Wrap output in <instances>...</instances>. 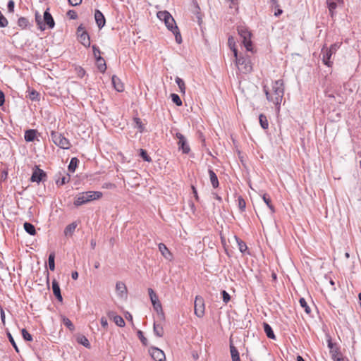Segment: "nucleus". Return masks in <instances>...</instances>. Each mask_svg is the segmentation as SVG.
<instances>
[{
	"mask_svg": "<svg viewBox=\"0 0 361 361\" xmlns=\"http://www.w3.org/2000/svg\"><path fill=\"white\" fill-rule=\"evenodd\" d=\"M267 99L272 102L276 111H279L281 102L284 95V82L283 80H277L272 83L271 90H269L267 86L263 87Z\"/></svg>",
	"mask_w": 361,
	"mask_h": 361,
	"instance_id": "obj_1",
	"label": "nucleus"
},
{
	"mask_svg": "<svg viewBox=\"0 0 361 361\" xmlns=\"http://www.w3.org/2000/svg\"><path fill=\"white\" fill-rule=\"evenodd\" d=\"M102 196V192L99 191H87L78 195L74 201V205L81 206L92 200H98Z\"/></svg>",
	"mask_w": 361,
	"mask_h": 361,
	"instance_id": "obj_2",
	"label": "nucleus"
},
{
	"mask_svg": "<svg viewBox=\"0 0 361 361\" xmlns=\"http://www.w3.org/2000/svg\"><path fill=\"white\" fill-rule=\"evenodd\" d=\"M238 32L240 37L242 39V43L248 51H253L252 42L251 40L252 33L251 31L244 25H240L238 27Z\"/></svg>",
	"mask_w": 361,
	"mask_h": 361,
	"instance_id": "obj_3",
	"label": "nucleus"
},
{
	"mask_svg": "<svg viewBox=\"0 0 361 361\" xmlns=\"http://www.w3.org/2000/svg\"><path fill=\"white\" fill-rule=\"evenodd\" d=\"M233 52L235 58V63L238 69L243 73L250 72L252 70L250 60L248 58H245L244 56H238V50L236 48H233Z\"/></svg>",
	"mask_w": 361,
	"mask_h": 361,
	"instance_id": "obj_4",
	"label": "nucleus"
},
{
	"mask_svg": "<svg viewBox=\"0 0 361 361\" xmlns=\"http://www.w3.org/2000/svg\"><path fill=\"white\" fill-rule=\"evenodd\" d=\"M50 136L53 142L60 148L68 149L71 147L69 140L61 133L52 130Z\"/></svg>",
	"mask_w": 361,
	"mask_h": 361,
	"instance_id": "obj_5",
	"label": "nucleus"
},
{
	"mask_svg": "<svg viewBox=\"0 0 361 361\" xmlns=\"http://www.w3.org/2000/svg\"><path fill=\"white\" fill-rule=\"evenodd\" d=\"M22 29H29L40 36L41 32L47 29H53L55 24H18Z\"/></svg>",
	"mask_w": 361,
	"mask_h": 361,
	"instance_id": "obj_6",
	"label": "nucleus"
},
{
	"mask_svg": "<svg viewBox=\"0 0 361 361\" xmlns=\"http://www.w3.org/2000/svg\"><path fill=\"white\" fill-rule=\"evenodd\" d=\"M77 35L78 39L83 46L85 47L90 46V36L85 30V27L82 26V24H80V25L78 27Z\"/></svg>",
	"mask_w": 361,
	"mask_h": 361,
	"instance_id": "obj_7",
	"label": "nucleus"
},
{
	"mask_svg": "<svg viewBox=\"0 0 361 361\" xmlns=\"http://www.w3.org/2000/svg\"><path fill=\"white\" fill-rule=\"evenodd\" d=\"M176 137L178 140L177 143L178 149L182 150L183 154H188L190 151V148L185 137L180 133H176Z\"/></svg>",
	"mask_w": 361,
	"mask_h": 361,
	"instance_id": "obj_8",
	"label": "nucleus"
},
{
	"mask_svg": "<svg viewBox=\"0 0 361 361\" xmlns=\"http://www.w3.org/2000/svg\"><path fill=\"white\" fill-rule=\"evenodd\" d=\"M46 178V173L43 170L40 169L37 166H35L30 178V181L39 183L41 181H44Z\"/></svg>",
	"mask_w": 361,
	"mask_h": 361,
	"instance_id": "obj_9",
	"label": "nucleus"
},
{
	"mask_svg": "<svg viewBox=\"0 0 361 361\" xmlns=\"http://www.w3.org/2000/svg\"><path fill=\"white\" fill-rule=\"evenodd\" d=\"M195 314L198 317H202L204 314V299L200 296H196L195 300Z\"/></svg>",
	"mask_w": 361,
	"mask_h": 361,
	"instance_id": "obj_10",
	"label": "nucleus"
},
{
	"mask_svg": "<svg viewBox=\"0 0 361 361\" xmlns=\"http://www.w3.org/2000/svg\"><path fill=\"white\" fill-rule=\"evenodd\" d=\"M149 352L152 359L155 361H164L166 359L165 354L163 350L156 347H152Z\"/></svg>",
	"mask_w": 361,
	"mask_h": 361,
	"instance_id": "obj_11",
	"label": "nucleus"
},
{
	"mask_svg": "<svg viewBox=\"0 0 361 361\" xmlns=\"http://www.w3.org/2000/svg\"><path fill=\"white\" fill-rule=\"evenodd\" d=\"M327 345L330 350V354L333 360L341 356L339 348L336 346V343L332 342L331 337H329L327 339Z\"/></svg>",
	"mask_w": 361,
	"mask_h": 361,
	"instance_id": "obj_12",
	"label": "nucleus"
},
{
	"mask_svg": "<svg viewBox=\"0 0 361 361\" xmlns=\"http://www.w3.org/2000/svg\"><path fill=\"white\" fill-rule=\"evenodd\" d=\"M165 25L175 35L176 42L178 44H180L182 42V37L177 24H165Z\"/></svg>",
	"mask_w": 361,
	"mask_h": 361,
	"instance_id": "obj_13",
	"label": "nucleus"
},
{
	"mask_svg": "<svg viewBox=\"0 0 361 361\" xmlns=\"http://www.w3.org/2000/svg\"><path fill=\"white\" fill-rule=\"evenodd\" d=\"M157 16L158 19L162 23H176L174 18L171 15L169 12L167 11H161L157 13Z\"/></svg>",
	"mask_w": 361,
	"mask_h": 361,
	"instance_id": "obj_14",
	"label": "nucleus"
},
{
	"mask_svg": "<svg viewBox=\"0 0 361 361\" xmlns=\"http://www.w3.org/2000/svg\"><path fill=\"white\" fill-rule=\"evenodd\" d=\"M321 54H322L323 63L329 67L331 66L332 61H331V57L333 53L331 52V51H329L327 47L324 46L323 48L322 49Z\"/></svg>",
	"mask_w": 361,
	"mask_h": 361,
	"instance_id": "obj_15",
	"label": "nucleus"
},
{
	"mask_svg": "<svg viewBox=\"0 0 361 361\" xmlns=\"http://www.w3.org/2000/svg\"><path fill=\"white\" fill-rule=\"evenodd\" d=\"M116 290L117 295L120 298H126L127 288L124 283L118 281L116 284Z\"/></svg>",
	"mask_w": 361,
	"mask_h": 361,
	"instance_id": "obj_16",
	"label": "nucleus"
},
{
	"mask_svg": "<svg viewBox=\"0 0 361 361\" xmlns=\"http://www.w3.org/2000/svg\"><path fill=\"white\" fill-rule=\"evenodd\" d=\"M52 290L57 300L61 302L63 301V297L61 293L59 284L56 279L52 281Z\"/></svg>",
	"mask_w": 361,
	"mask_h": 361,
	"instance_id": "obj_17",
	"label": "nucleus"
},
{
	"mask_svg": "<svg viewBox=\"0 0 361 361\" xmlns=\"http://www.w3.org/2000/svg\"><path fill=\"white\" fill-rule=\"evenodd\" d=\"M37 130L35 129H29L25 130L24 138L27 142H33L37 136Z\"/></svg>",
	"mask_w": 361,
	"mask_h": 361,
	"instance_id": "obj_18",
	"label": "nucleus"
},
{
	"mask_svg": "<svg viewBox=\"0 0 361 361\" xmlns=\"http://www.w3.org/2000/svg\"><path fill=\"white\" fill-rule=\"evenodd\" d=\"M111 82L116 91L121 92L124 90L123 85L118 77H116V75H113L111 78Z\"/></svg>",
	"mask_w": 361,
	"mask_h": 361,
	"instance_id": "obj_19",
	"label": "nucleus"
},
{
	"mask_svg": "<svg viewBox=\"0 0 361 361\" xmlns=\"http://www.w3.org/2000/svg\"><path fill=\"white\" fill-rule=\"evenodd\" d=\"M159 250L161 255L166 259H171L172 255L167 248V247L162 243H159L158 245Z\"/></svg>",
	"mask_w": 361,
	"mask_h": 361,
	"instance_id": "obj_20",
	"label": "nucleus"
},
{
	"mask_svg": "<svg viewBox=\"0 0 361 361\" xmlns=\"http://www.w3.org/2000/svg\"><path fill=\"white\" fill-rule=\"evenodd\" d=\"M342 1L343 0H326V4L331 17H333L334 11L336 8L338 4L342 2Z\"/></svg>",
	"mask_w": 361,
	"mask_h": 361,
	"instance_id": "obj_21",
	"label": "nucleus"
},
{
	"mask_svg": "<svg viewBox=\"0 0 361 361\" xmlns=\"http://www.w3.org/2000/svg\"><path fill=\"white\" fill-rule=\"evenodd\" d=\"M263 327H264V331L267 335V336L269 338H271V339H275L276 338V336H275V334L273 331V329L271 327V326L266 323V322H264L263 323Z\"/></svg>",
	"mask_w": 361,
	"mask_h": 361,
	"instance_id": "obj_22",
	"label": "nucleus"
},
{
	"mask_svg": "<svg viewBox=\"0 0 361 361\" xmlns=\"http://www.w3.org/2000/svg\"><path fill=\"white\" fill-rule=\"evenodd\" d=\"M208 172H209V176L210 181H211V183H212V186L214 188H216L217 187H219V185L217 176L216 175L214 171L213 170H212V169H209Z\"/></svg>",
	"mask_w": 361,
	"mask_h": 361,
	"instance_id": "obj_23",
	"label": "nucleus"
},
{
	"mask_svg": "<svg viewBox=\"0 0 361 361\" xmlns=\"http://www.w3.org/2000/svg\"><path fill=\"white\" fill-rule=\"evenodd\" d=\"M230 351L232 361H240L239 352L232 343L230 345Z\"/></svg>",
	"mask_w": 361,
	"mask_h": 361,
	"instance_id": "obj_24",
	"label": "nucleus"
},
{
	"mask_svg": "<svg viewBox=\"0 0 361 361\" xmlns=\"http://www.w3.org/2000/svg\"><path fill=\"white\" fill-rule=\"evenodd\" d=\"M96 61L99 71L102 73H104L106 69V65L104 59L101 56H98V58H97Z\"/></svg>",
	"mask_w": 361,
	"mask_h": 361,
	"instance_id": "obj_25",
	"label": "nucleus"
},
{
	"mask_svg": "<svg viewBox=\"0 0 361 361\" xmlns=\"http://www.w3.org/2000/svg\"><path fill=\"white\" fill-rule=\"evenodd\" d=\"M193 8H194V14H195V18H193L192 20L194 21L197 20V23H201L202 20V15L201 13H200V7L198 6V5L196 4V3H194L193 5H192Z\"/></svg>",
	"mask_w": 361,
	"mask_h": 361,
	"instance_id": "obj_26",
	"label": "nucleus"
},
{
	"mask_svg": "<svg viewBox=\"0 0 361 361\" xmlns=\"http://www.w3.org/2000/svg\"><path fill=\"white\" fill-rule=\"evenodd\" d=\"M25 231L31 235H34L36 233L35 226L29 222H25L23 224Z\"/></svg>",
	"mask_w": 361,
	"mask_h": 361,
	"instance_id": "obj_27",
	"label": "nucleus"
},
{
	"mask_svg": "<svg viewBox=\"0 0 361 361\" xmlns=\"http://www.w3.org/2000/svg\"><path fill=\"white\" fill-rule=\"evenodd\" d=\"M153 331L154 334L158 337H162L164 335V329L161 324L156 322L154 323Z\"/></svg>",
	"mask_w": 361,
	"mask_h": 361,
	"instance_id": "obj_28",
	"label": "nucleus"
},
{
	"mask_svg": "<svg viewBox=\"0 0 361 361\" xmlns=\"http://www.w3.org/2000/svg\"><path fill=\"white\" fill-rule=\"evenodd\" d=\"M77 341H78V343H79L80 344L82 345L83 346H85L87 348H90V347H91V345H90L88 339L87 338L86 336H85L83 335L78 336L77 338Z\"/></svg>",
	"mask_w": 361,
	"mask_h": 361,
	"instance_id": "obj_29",
	"label": "nucleus"
},
{
	"mask_svg": "<svg viewBox=\"0 0 361 361\" xmlns=\"http://www.w3.org/2000/svg\"><path fill=\"white\" fill-rule=\"evenodd\" d=\"M259 121L261 127L263 129L266 130V129L268 128V127H269V122H268L267 118V116L265 115L260 114L259 116Z\"/></svg>",
	"mask_w": 361,
	"mask_h": 361,
	"instance_id": "obj_30",
	"label": "nucleus"
},
{
	"mask_svg": "<svg viewBox=\"0 0 361 361\" xmlns=\"http://www.w3.org/2000/svg\"><path fill=\"white\" fill-rule=\"evenodd\" d=\"M55 252H51L48 258V264L49 268L51 271H54L55 269Z\"/></svg>",
	"mask_w": 361,
	"mask_h": 361,
	"instance_id": "obj_31",
	"label": "nucleus"
},
{
	"mask_svg": "<svg viewBox=\"0 0 361 361\" xmlns=\"http://www.w3.org/2000/svg\"><path fill=\"white\" fill-rule=\"evenodd\" d=\"M154 310L158 313L161 318H164V312L162 310L161 304L159 300L152 303Z\"/></svg>",
	"mask_w": 361,
	"mask_h": 361,
	"instance_id": "obj_32",
	"label": "nucleus"
},
{
	"mask_svg": "<svg viewBox=\"0 0 361 361\" xmlns=\"http://www.w3.org/2000/svg\"><path fill=\"white\" fill-rule=\"evenodd\" d=\"M262 199L268 207L270 209L271 212L273 214L275 212V209L273 204L271 203V199L267 194H264L262 196Z\"/></svg>",
	"mask_w": 361,
	"mask_h": 361,
	"instance_id": "obj_33",
	"label": "nucleus"
},
{
	"mask_svg": "<svg viewBox=\"0 0 361 361\" xmlns=\"http://www.w3.org/2000/svg\"><path fill=\"white\" fill-rule=\"evenodd\" d=\"M79 160L76 157H73L68 165V170L71 172H74L78 166Z\"/></svg>",
	"mask_w": 361,
	"mask_h": 361,
	"instance_id": "obj_34",
	"label": "nucleus"
},
{
	"mask_svg": "<svg viewBox=\"0 0 361 361\" xmlns=\"http://www.w3.org/2000/svg\"><path fill=\"white\" fill-rule=\"evenodd\" d=\"M42 23H54V18L49 11V8L44 12Z\"/></svg>",
	"mask_w": 361,
	"mask_h": 361,
	"instance_id": "obj_35",
	"label": "nucleus"
},
{
	"mask_svg": "<svg viewBox=\"0 0 361 361\" xmlns=\"http://www.w3.org/2000/svg\"><path fill=\"white\" fill-rule=\"evenodd\" d=\"M94 19L96 23H106L103 13L99 10H96L94 12Z\"/></svg>",
	"mask_w": 361,
	"mask_h": 361,
	"instance_id": "obj_36",
	"label": "nucleus"
},
{
	"mask_svg": "<svg viewBox=\"0 0 361 361\" xmlns=\"http://www.w3.org/2000/svg\"><path fill=\"white\" fill-rule=\"evenodd\" d=\"M77 224L75 223H72L68 224L64 230L65 235H67L68 234L71 235L74 231L75 230Z\"/></svg>",
	"mask_w": 361,
	"mask_h": 361,
	"instance_id": "obj_37",
	"label": "nucleus"
},
{
	"mask_svg": "<svg viewBox=\"0 0 361 361\" xmlns=\"http://www.w3.org/2000/svg\"><path fill=\"white\" fill-rule=\"evenodd\" d=\"M235 239H236V241L238 243V248L240 250V251L242 252V253H245V251L247 250V247L245 244V243H244L242 240H240V238H238V237L235 236Z\"/></svg>",
	"mask_w": 361,
	"mask_h": 361,
	"instance_id": "obj_38",
	"label": "nucleus"
},
{
	"mask_svg": "<svg viewBox=\"0 0 361 361\" xmlns=\"http://www.w3.org/2000/svg\"><path fill=\"white\" fill-rule=\"evenodd\" d=\"M139 155L145 161L151 162L152 161L145 149H140Z\"/></svg>",
	"mask_w": 361,
	"mask_h": 361,
	"instance_id": "obj_39",
	"label": "nucleus"
},
{
	"mask_svg": "<svg viewBox=\"0 0 361 361\" xmlns=\"http://www.w3.org/2000/svg\"><path fill=\"white\" fill-rule=\"evenodd\" d=\"M299 302H300V306L304 309L305 312L307 313V314H310L311 312V309L310 307L308 306L306 300L305 298H301L300 300H299Z\"/></svg>",
	"mask_w": 361,
	"mask_h": 361,
	"instance_id": "obj_40",
	"label": "nucleus"
},
{
	"mask_svg": "<svg viewBox=\"0 0 361 361\" xmlns=\"http://www.w3.org/2000/svg\"><path fill=\"white\" fill-rule=\"evenodd\" d=\"M135 127L137 128L140 133L143 132L145 127L139 118H134Z\"/></svg>",
	"mask_w": 361,
	"mask_h": 361,
	"instance_id": "obj_41",
	"label": "nucleus"
},
{
	"mask_svg": "<svg viewBox=\"0 0 361 361\" xmlns=\"http://www.w3.org/2000/svg\"><path fill=\"white\" fill-rule=\"evenodd\" d=\"M175 80H176V82L177 83V85H178V87L180 89V92L185 93V85L184 81L181 78H180L178 77H176Z\"/></svg>",
	"mask_w": 361,
	"mask_h": 361,
	"instance_id": "obj_42",
	"label": "nucleus"
},
{
	"mask_svg": "<svg viewBox=\"0 0 361 361\" xmlns=\"http://www.w3.org/2000/svg\"><path fill=\"white\" fill-rule=\"evenodd\" d=\"M114 322L117 326L120 327H123L125 326L124 319L119 315H116L114 317Z\"/></svg>",
	"mask_w": 361,
	"mask_h": 361,
	"instance_id": "obj_43",
	"label": "nucleus"
},
{
	"mask_svg": "<svg viewBox=\"0 0 361 361\" xmlns=\"http://www.w3.org/2000/svg\"><path fill=\"white\" fill-rule=\"evenodd\" d=\"M63 324L71 331H73L75 329V326L72 322L67 317L63 318Z\"/></svg>",
	"mask_w": 361,
	"mask_h": 361,
	"instance_id": "obj_44",
	"label": "nucleus"
},
{
	"mask_svg": "<svg viewBox=\"0 0 361 361\" xmlns=\"http://www.w3.org/2000/svg\"><path fill=\"white\" fill-rule=\"evenodd\" d=\"M171 97L172 102L174 104H176L177 106H180L183 104L180 97L177 94H175V93L171 94Z\"/></svg>",
	"mask_w": 361,
	"mask_h": 361,
	"instance_id": "obj_45",
	"label": "nucleus"
},
{
	"mask_svg": "<svg viewBox=\"0 0 361 361\" xmlns=\"http://www.w3.org/2000/svg\"><path fill=\"white\" fill-rule=\"evenodd\" d=\"M29 98L32 101H39V94L37 91L32 90L29 93Z\"/></svg>",
	"mask_w": 361,
	"mask_h": 361,
	"instance_id": "obj_46",
	"label": "nucleus"
},
{
	"mask_svg": "<svg viewBox=\"0 0 361 361\" xmlns=\"http://www.w3.org/2000/svg\"><path fill=\"white\" fill-rule=\"evenodd\" d=\"M149 295L151 300L152 303L155 302L159 300L158 296L154 293V291L152 288L148 289Z\"/></svg>",
	"mask_w": 361,
	"mask_h": 361,
	"instance_id": "obj_47",
	"label": "nucleus"
},
{
	"mask_svg": "<svg viewBox=\"0 0 361 361\" xmlns=\"http://www.w3.org/2000/svg\"><path fill=\"white\" fill-rule=\"evenodd\" d=\"M22 336L23 338L27 341H32V335L25 329H22Z\"/></svg>",
	"mask_w": 361,
	"mask_h": 361,
	"instance_id": "obj_48",
	"label": "nucleus"
},
{
	"mask_svg": "<svg viewBox=\"0 0 361 361\" xmlns=\"http://www.w3.org/2000/svg\"><path fill=\"white\" fill-rule=\"evenodd\" d=\"M238 207H239L240 210L241 212H243L246 207L245 201L241 196H239L238 198Z\"/></svg>",
	"mask_w": 361,
	"mask_h": 361,
	"instance_id": "obj_49",
	"label": "nucleus"
},
{
	"mask_svg": "<svg viewBox=\"0 0 361 361\" xmlns=\"http://www.w3.org/2000/svg\"><path fill=\"white\" fill-rule=\"evenodd\" d=\"M137 336H138L140 341L142 342V343L144 345H147V339L144 336L142 331H140V330L137 331Z\"/></svg>",
	"mask_w": 361,
	"mask_h": 361,
	"instance_id": "obj_50",
	"label": "nucleus"
},
{
	"mask_svg": "<svg viewBox=\"0 0 361 361\" xmlns=\"http://www.w3.org/2000/svg\"><path fill=\"white\" fill-rule=\"evenodd\" d=\"M15 3L13 0H10L7 4L8 13H13L14 11Z\"/></svg>",
	"mask_w": 361,
	"mask_h": 361,
	"instance_id": "obj_51",
	"label": "nucleus"
},
{
	"mask_svg": "<svg viewBox=\"0 0 361 361\" xmlns=\"http://www.w3.org/2000/svg\"><path fill=\"white\" fill-rule=\"evenodd\" d=\"M7 335H8V338L9 341L12 344L13 347L15 348L16 351V352H19L18 348V346H17V345H16V342L14 341V338L11 336V334L9 332H8Z\"/></svg>",
	"mask_w": 361,
	"mask_h": 361,
	"instance_id": "obj_52",
	"label": "nucleus"
},
{
	"mask_svg": "<svg viewBox=\"0 0 361 361\" xmlns=\"http://www.w3.org/2000/svg\"><path fill=\"white\" fill-rule=\"evenodd\" d=\"M69 180H70V177L63 176L60 180H56V184L58 185H63L66 184V183H68Z\"/></svg>",
	"mask_w": 361,
	"mask_h": 361,
	"instance_id": "obj_53",
	"label": "nucleus"
},
{
	"mask_svg": "<svg viewBox=\"0 0 361 361\" xmlns=\"http://www.w3.org/2000/svg\"><path fill=\"white\" fill-rule=\"evenodd\" d=\"M221 295H222L223 301L226 304L228 303L231 299L230 295L226 290H222Z\"/></svg>",
	"mask_w": 361,
	"mask_h": 361,
	"instance_id": "obj_54",
	"label": "nucleus"
},
{
	"mask_svg": "<svg viewBox=\"0 0 361 361\" xmlns=\"http://www.w3.org/2000/svg\"><path fill=\"white\" fill-rule=\"evenodd\" d=\"M67 16L70 20H75L77 18V13L73 10H70L67 12Z\"/></svg>",
	"mask_w": 361,
	"mask_h": 361,
	"instance_id": "obj_55",
	"label": "nucleus"
},
{
	"mask_svg": "<svg viewBox=\"0 0 361 361\" xmlns=\"http://www.w3.org/2000/svg\"><path fill=\"white\" fill-rule=\"evenodd\" d=\"M339 47H340V44L338 43H334V44H331V47L329 48H328V49L329 51H331V52H332L333 54H335L336 51L339 48Z\"/></svg>",
	"mask_w": 361,
	"mask_h": 361,
	"instance_id": "obj_56",
	"label": "nucleus"
},
{
	"mask_svg": "<svg viewBox=\"0 0 361 361\" xmlns=\"http://www.w3.org/2000/svg\"><path fill=\"white\" fill-rule=\"evenodd\" d=\"M92 49H93L94 56L95 57V59L97 60V58H98V56H100V54H101L100 50H99V47H97L95 45L92 46Z\"/></svg>",
	"mask_w": 361,
	"mask_h": 361,
	"instance_id": "obj_57",
	"label": "nucleus"
},
{
	"mask_svg": "<svg viewBox=\"0 0 361 361\" xmlns=\"http://www.w3.org/2000/svg\"><path fill=\"white\" fill-rule=\"evenodd\" d=\"M228 44L229 47H231V50L233 51V48L235 47V41L233 37H229L228 39Z\"/></svg>",
	"mask_w": 361,
	"mask_h": 361,
	"instance_id": "obj_58",
	"label": "nucleus"
},
{
	"mask_svg": "<svg viewBox=\"0 0 361 361\" xmlns=\"http://www.w3.org/2000/svg\"><path fill=\"white\" fill-rule=\"evenodd\" d=\"M77 73L78 77L82 78L85 75V71L82 68L79 67L77 71Z\"/></svg>",
	"mask_w": 361,
	"mask_h": 361,
	"instance_id": "obj_59",
	"label": "nucleus"
},
{
	"mask_svg": "<svg viewBox=\"0 0 361 361\" xmlns=\"http://www.w3.org/2000/svg\"><path fill=\"white\" fill-rule=\"evenodd\" d=\"M68 2L71 6H75L80 5L82 3V0H68Z\"/></svg>",
	"mask_w": 361,
	"mask_h": 361,
	"instance_id": "obj_60",
	"label": "nucleus"
},
{
	"mask_svg": "<svg viewBox=\"0 0 361 361\" xmlns=\"http://www.w3.org/2000/svg\"><path fill=\"white\" fill-rule=\"evenodd\" d=\"M4 102H5L4 93L1 90H0V106L4 105Z\"/></svg>",
	"mask_w": 361,
	"mask_h": 361,
	"instance_id": "obj_61",
	"label": "nucleus"
},
{
	"mask_svg": "<svg viewBox=\"0 0 361 361\" xmlns=\"http://www.w3.org/2000/svg\"><path fill=\"white\" fill-rule=\"evenodd\" d=\"M101 324L104 328H106L108 326V322L106 318H101Z\"/></svg>",
	"mask_w": 361,
	"mask_h": 361,
	"instance_id": "obj_62",
	"label": "nucleus"
},
{
	"mask_svg": "<svg viewBox=\"0 0 361 361\" xmlns=\"http://www.w3.org/2000/svg\"><path fill=\"white\" fill-rule=\"evenodd\" d=\"M35 20L36 23H42V16L38 12L35 13Z\"/></svg>",
	"mask_w": 361,
	"mask_h": 361,
	"instance_id": "obj_63",
	"label": "nucleus"
},
{
	"mask_svg": "<svg viewBox=\"0 0 361 361\" xmlns=\"http://www.w3.org/2000/svg\"><path fill=\"white\" fill-rule=\"evenodd\" d=\"M1 319L2 323L4 324H5V313L2 308L1 309Z\"/></svg>",
	"mask_w": 361,
	"mask_h": 361,
	"instance_id": "obj_64",
	"label": "nucleus"
}]
</instances>
